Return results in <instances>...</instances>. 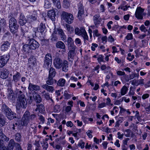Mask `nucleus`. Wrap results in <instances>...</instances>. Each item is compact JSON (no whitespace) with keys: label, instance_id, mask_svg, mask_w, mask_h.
<instances>
[{"label":"nucleus","instance_id":"nucleus-37","mask_svg":"<svg viewBox=\"0 0 150 150\" xmlns=\"http://www.w3.org/2000/svg\"><path fill=\"white\" fill-rule=\"evenodd\" d=\"M128 90V88L125 86H124L121 90V94L122 96L125 95L126 94Z\"/></svg>","mask_w":150,"mask_h":150},{"label":"nucleus","instance_id":"nucleus-13","mask_svg":"<svg viewBox=\"0 0 150 150\" xmlns=\"http://www.w3.org/2000/svg\"><path fill=\"white\" fill-rule=\"evenodd\" d=\"M29 90L31 91H38L40 89V86L36 84H34L32 83H29L28 87Z\"/></svg>","mask_w":150,"mask_h":150},{"label":"nucleus","instance_id":"nucleus-22","mask_svg":"<svg viewBox=\"0 0 150 150\" xmlns=\"http://www.w3.org/2000/svg\"><path fill=\"white\" fill-rule=\"evenodd\" d=\"M47 15V18H50V19L55 18L56 14L54 11V10H49L48 13Z\"/></svg>","mask_w":150,"mask_h":150},{"label":"nucleus","instance_id":"nucleus-17","mask_svg":"<svg viewBox=\"0 0 150 150\" xmlns=\"http://www.w3.org/2000/svg\"><path fill=\"white\" fill-rule=\"evenodd\" d=\"M50 85L46 84H43L42 85V87L47 90V91L52 93L54 90V88L52 86H50Z\"/></svg>","mask_w":150,"mask_h":150},{"label":"nucleus","instance_id":"nucleus-4","mask_svg":"<svg viewBox=\"0 0 150 150\" xmlns=\"http://www.w3.org/2000/svg\"><path fill=\"white\" fill-rule=\"evenodd\" d=\"M37 31V28H33V31L28 33L27 31H25L22 28H21V35L25 38H27L28 40H30V39H33L36 36V33Z\"/></svg>","mask_w":150,"mask_h":150},{"label":"nucleus","instance_id":"nucleus-60","mask_svg":"<svg viewBox=\"0 0 150 150\" xmlns=\"http://www.w3.org/2000/svg\"><path fill=\"white\" fill-rule=\"evenodd\" d=\"M57 40V37L56 35L55 34H52L51 36V40L52 41H56Z\"/></svg>","mask_w":150,"mask_h":150},{"label":"nucleus","instance_id":"nucleus-32","mask_svg":"<svg viewBox=\"0 0 150 150\" xmlns=\"http://www.w3.org/2000/svg\"><path fill=\"white\" fill-rule=\"evenodd\" d=\"M82 31L83 32L82 34L81 35L83 38L84 41H85L86 40H88V37L85 30V29L84 30H83Z\"/></svg>","mask_w":150,"mask_h":150},{"label":"nucleus","instance_id":"nucleus-63","mask_svg":"<svg viewBox=\"0 0 150 150\" xmlns=\"http://www.w3.org/2000/svg\"><path fill=\"white\" fill-rule=\"evenodd\" d=\"M30 128L32 129H33V132H36V127L35 126V124H31L30 125Z\"/></svg>","mask_w":150,"mask_h":150},{"label":"nucleus","instance_id":"nucleus-50","mask_svg":"<svg viewBox=\"0 0 150 150\" xmlns=\"http://www.w3.org/2000/svg\"><path fill=\"white\" fill-rule=\"evenodd\" d=\"M97 60L98 62L100 64L102 62H104L103 56L102 55H99L98 58Z\"/></svg>","mask_w":150,"mask_h":150},{"label":"nucleus","instance_id":"nucleus-35","mask_svg":"<svg viewBox=\"0 0 150 150\" xmlns=\"http://www.w3.org/2000/svg\"><path fill=\"white\" fill-rule=\"evenodd\" d=\"M53 77H50L49 76L47 80L46 81V84L48 85H51L53 84L54 83Z\"/></svg>","mask_w":150,"mask_h":150},{"label":"nucleus","instance_id":"nucleus-7","mask_svg":"<svg viewBox=\"0 0 150 150\" xmlns=\"http://www.w3.org/2000/svg\"><path fill=\"white\" fill-rule=\"evenodd\" d=\"M9 26L11 32L13 33H16L17 31L18 28L16 19H10Z\"/></svg>","mask_w":150,"mask_h":150},{"label":"nucleus","instance_id":"nucleus-51","mask_svg":"<svg viewBox=\"0 0 150 150\" xmlns=\"http://www.w3.org/2000/svg\"><path fill=\"white\" fill-rule=\"evenodd\" d=\"M139 28L142 31L145 33L148 31L147 29L144 25H142L140 26Z\"/></svg>","mask_w":150,"mask_h":150},{"label":"nucleus","instance_id":"nucleus-46","mask_svg":"<svg viewBox=\"0 0 150 150\" xmlns=\"http://www.w3.org/2000/svg\"><path fill=\"white\" fill-rule=\"evenodd\" d=\"M74 42L75 44L78 46H80L81 45V40L79 38H76L74 40Z\"/></svg>","mask_w":150,"mask_h":150},{"label":"nucleus","instance_id":"nucleus-20","mask_svg":"<svg viewBox=\"0 0 150 150\" xmlns=\"http://www.w3.org/2000/svg\"><path fill=\"white\" fill-rule=\"evenodd\" d=\"M69 63L66 60H64L62 64V70L65 72H67L69 69Z\"/></svg>","mask_w":150,"mask_h":150},{"label":"nucleus","instance_id":"nucleus-59","mask_svg":"<svg viewBox=\"0 0 150 150\" xmlns=\"http://www.w3.org/2000/svg\"><path fill=\"white\" fill-rule=\"evenodd\" d=\"M93 133V131L92 130H88L86 132L87 136L90 138H92L93 137L92 135L91 134Z\"/></svg>","mask_w":150,"mask_h":150},{"label":"nucleus","instance_id":"nucleus-5","mask_svg":"<svg viewBox=\"0 0 150 150\" xmlns=\"http://www.w3.org/2000/svg\"><path fill=\"white\" fill-rule=\"evenodd\" d=\"M30 121V112L26 111L23 114L20 122V125L22 126H27Z\"/></svg>","mask_w":150,"mask_h":150},{"label":"nucleus","instance_id":"nucleus-62","mask_svg":"<svg viewBox=\"0 0 150 150\" xmlns=\"http://www.w3.org/2000/svg\"><path fill=\"white\" fill-rule=\"evenodd\" d=\"M139 83H138L137 86L139 85H141L142 86L144 84V79H140L139 80Z\"/></svg>","mask_w":150,"mask_h":150},{"label":"nucleus","instance_id":"nucleus-42","mask_svg":"<svg viewBox=\"0 0 150 150\" xmlns=\"http://www.w3.org/2000/svg\"><path fill=\"white\" fill-rule=\"evenodd\" d=\"M68 54V57L72 58L75 55V51L69 50Z\"/></svg>","mask_w":150,"mask_h":150},{"label":"nucleus","instance_id":"nucleus-14","mask_svg":"<svg viewBox=\"0 0 150 150\" xmlns=\"http://www.w3.org/2000/svg\"><path fill=\"white\" fill-rule=\"evenodd\" d=\"M9 71L8 70L5 68L2 69L0 73V77L3 79H6L8 76Z\"/></svg>","mask_w":150,"mask_h":150},{"label":"nucleus","instance_id":"nucleus-6","mask_svg":"<svg viewBox=\"0 0 150 150\" xmlns=\"http://www.w3.org/2000/svg\"><path fill=\"white\" fill-rule=\"evenodd\" d=\"M52 55L50 53L46 54L44 61L43 67L46 69L49 67L50 64H52Z\"/></svg>","mask_w":150,"mask_h":150},{"label":"nucleus","instance_id":"nucleus-9","mask_svg":"<svg viewBox=\"0 0 150 150\" xmlns=\"http://www.w3.org/2000/svg\"><path fill=\"white\" fill-rule=\"evenodd\" d=\"M10 57L8 53L0 56V68L3 67L6 64Z\"/></svg>","mask_w":150,"mask_h":150},{"label":"nucleus","instance_id":"nucleus-58","mask_svg":"<svg viewBox=\"0 0 150 150\" xmlns=\"http://www.w3.org/2000/svg\"><path fill=\"white\" fill-rule=\"evenodd\" d=\"M130 7V6L125 5L124 6H121L120 8L121 9L123 10L124 11H127L129 8Z\"/></svg>","mask_w":150,"mask_h":150},{"label":"nucleus","instance_id":"nucleus-43","mask_svg":"<svg viewBox=\"0 0 150 150\" xmlns=\"http://www.w3.org/2000/svg\"><path fill=\"white\" fill-rule=\"evenodd\" d=\"M93 37L94 38L96 37H98L100 35V34L99 33L98 30L95 29L93 30Z\"/></svg>","mask_w":150,"mask_h":150},{"label":"nucleus","instance_id":"nucleus-2","mask_svg":"<svg viewBox=\"0 0 150 150\" xmlns=\"http://www.w3.org/2000/svg\"><path fill=\"white\" fill-rule=\"evenodd\" d=\"M28 41V44L23 46V49L25 52L29 53L31 50H35L39 47V43L34 39H30Z\"/></svg>","mask_w":150,"mask_h":150},{"label":"nucleus","instance_id":"nucleus-33","mask_svg":"<svg viewBox=\"0 0 150 150\" xmlns=\"http://www.w3.org/2000/svg\"><path fill=\"white\" fill-rule=\"evenodd\" d=\"M6 121L5 118L2 115L0 114V126H3L5 125Z\"/></svg>","mask_w":150,"mask_h":150},{"label":"nucleus","instance_id":"nucleus-38","mask_svg":"<svg viewBox=\"0 0 150 150\" xmlns=\"http://www.w3.org/2000/svg\"><path fill=\"white\" fill-rule=\"evenodd\" d=\"M44 6L45 8H48L51 6V3L49 0H45Z\"/></svg>","mask_w":150,"mask_h":150},{"label":"nucleus","instance_id":"nucleus-31","mask_svg":"<svg viewBox=\"0 0 150 150\" xmlns=\"http://www.w3.org/2000/svg\"><path fill=\"white\" fill-rule=\"evenodd\" d=\"M65 80L63 78H60L58 81L57 85L59 86L63 87L64 86Z\"/></svg>","mask_w":150,"mask_h":150},{"label":"nucleus","instance_id":"nucleus-28","mask_svg":"<svg viewBox=\"0 0 150 150\" xmlns=\"http://www.w3.org/2000/svg\"><path fill=\"white\" fill-rule=\"evenodd\" d=\"M45 25L42 23H41L38 28H37V31L41 33H43L45 31Z\"/></svg>","mask_w":150,"mask_h":150},{"label":"nucleus","instance_id":"nucleus-19","mask_svg":"<svg viewBox=\"0 0 150 150\" xmlns=\"http://www.w3.org/2000/svg\"><path fill=\"white\" fill-rule=\"evenodd\" d=\"M16 144H18L16 143L13 139H11L9 141L7 147H8V149L10 150H13L14 146L16 147Z\"/></svg>","mask_w":150,"mask_h":150},{"label":"nucleus","instance_id":"nucleus-1","mask_svg":"<svg viewBox=\"0 0 150 150\" xmlns=\"http://www.w3.org/2000/svg\"><path fill=\"white\" fill-rule=\"evenodd\" d=\"M16 94L18 97L17 100L18 104L19 105V109L20 108H26L27 106V102L26 98L24 95V91L20 90L16 88V90L15 91Z\"/></svg>","mask_w":150,"mask_h":150},{"label":"nucleus","instance_id":"nucleus-10","mask_svg":"<svg viewBox=\"0 0 150 150\" xmlns=\"http://www.w3.org/2000/svg\"><path fill=\"white\" fill-rule=\"evenodd\" d=\"M63 63L62 60L59 57H56L54 60V66L55 68L58 69H60L62 67Z\"/></svg>","mask_w":150,"mask_h":150},{"label":"nucleus","instance_id":"nucleus-39","mask_svg":"<svg viewBox=\"0 0 150 150\" xmlns=\"http://www.w3.org/2000/svg\"><path fill=\"white\" fill-rule=\"evenodd\" d=\"M63 4V7L66 8H68L70 6L69 3L67 0H64Z\"/></svg>","mask_w":150,"mask_h":150},{"label":"nucleus","instance_id":"nucleus-11","mask_svg":"<svg viewBox=\"0 0 150 150\" xmlns=\"http://www.w3.org/2000/svg\"><path fill=\"white\" fill-rule=\"evenodd\" d=\"M78 17L79 18H84V16L85 15L84 14V8L83 5L79 3L78 5Z\"/></svg>","mask_w":150,"mask_h":150},{"label":"nucleus","instance_id":"nucleus-41","mask_svg":"<svg viewBox=\"0 0 150 150\" xmlns=\"http://www.w3.org/2000/svg\"><path fill=\"white\" fill-rule=\"evenodd\" d=\"M34 100V98H33V95L30 94L28 96L27 101L29 104H31L33 101Z\"/></svg>","mask_w":150,"mask_h":150},{"label":"nucleus","instance_id":"nucleus-54","mask_svg":"<svg viewBox=\"0 0 150 150\" xmlns=\"http://www.w3.org/2000/svg\"><path fill=\"white\" fill-rule=\"evenodd\" d=\"M30 19H37L38 18L37 13L35 12H34L33 14L29 17Z\"/></svg>","mask_w":150,"mask_h":150},{"label":"nucleus","instance_id":"nucleus-48","mask_svg":"<svg viewBox=\"0 0 150 150\" xmlns=\"http://www.w3.org/2000/svg\"><path fill=\"white\" fill-rule=\"evenodd\" d=\"M139 73H133L131 74L130 75V79H132L135 77H137L138 78L139 77Z\"/></svg>","mask_w":150,"mask_h":150},{"label":"nucleus","instance_id":"nucleus-49","mask_svg":"<svg viewBox=\"0 0 150 150\" xmlns=\"http://www.w3.org/2000/svg\"><path fill=\"white\" fill-rule=\"evenodd\" d=\"M41 143L42 144V146L43 147V150H46L48 146V144L47 142L43 141V144L42 143Z\"/></svg>","mask_w":150,"mask_h":150},{"label":"nucleus","instance_id":"nucleus-24","mask_svg":"<svg viewBox=\"0 0 150 150\" xmlns=\"http://www.w3.org/2000/svg\"><path fill=\"white\" fill-rule=\"evenodd\" d=\"M58 32L61 37V40L64 41H66V36L64 34L63 30L62 29H58Z\"/></svg>","mask_w":150,"mask_h":150},{"label":"nucleus","instance_id":"nucleus-16","mask_svg":"<svg viewBox=\"0 0 150 150\" xmlns=\"http://www.w3.org/2000/svg\"><path fill=\"white\" fill-rule=\"evenodd\" d=\"M7 98L10 101H13L15 100L14 93L11 88L8 89Z\"/></svg>","mask_w":150,"mask_h":150},{"label":"nucleus","instance_id":"nucleus-61","mask_svg":"<svg viewBox=\"0 0 150 150\" xmlns=\"http://www.w3.org/2000/svg\"><path fill=\"white\" fill-rule=\"evenodd\" d=\"M19 22L21 25H23L26 23V19H19Z\"/></svg>","mask_w":150,"mask_h":150},{"label":"nucleus","instance_id":"nucleus-23","mask_svg":"<svg viewBox=\"0 0 150 150\" xmlns=\"http://www.w3.org/2000/svg\"><path fill=\"white\" fill-rule=\"evenodd\" d=\"M28 63L31 65H34L36 63L35 57L33 55H31L28 60Z\"/></svg>","mask_w":150,"mask_h":150},{"label":"nucleus","instance_id":"nucleus-47","mask_svg":"<svg viewBox=\"0 0 150 150\" xmlns=\"http://www.w3.org/2000/svg\"><path fill=\"white\" fill-rule=\"evenodd\" d=\"M68 46L70 49V50L75 51L77 48L76 47L74 44H71L70 45H68Z\"/></svg>","mask_w":150,"mask_h":150},{"label":"nucleus","instance_id":"nucleus-26","mask_svg":"<svg viewBox=\"0 0 150 150\" xmlns=\"http://www.w3.org/2000/svg\"><path fill=\"white\" fill-rule=\"evenodd\" d=\"M18 13V11L17 10L15 11H13L9 14L8 18L10 19H15Z\"/></svg>","mask_w":150,"mask_h":150},{"label":"nucleus","instance_id":"nucleus-44","mask_svg":"<svg viewBox=\"0 0 150 150\" xmlns=\"http://www.w3.org/2000/svg\"><path fill=\"white\" fill-rule=\"evenodd\" d=\"M66 26L67 30L71 33H72L74 32V28L71 27L70 25L67 24L66 25Z\"/></svg>","mask_w":150,"mask_h":150},{"label":"nucleus","instance_id":"nucleus-56","mask_svg":"<svg viewBox=\"0 0 150 150\" xmlns=\"http://www.w3.org/2000/svg\"><path fill=\"white\" fill-rule=\"evenodd\" d=\"M100 19H94V22L96 27H98L100 23Z\"/></svg>","mask_w":150,"mask_h":150},{"label":"nucleus","instance_id":"nucleus-25","mask_svg":"<svg viewBox=\"0 0 150 150\" xmlns=\"http://www.w3.org/2000/svg\"><path fill=\"white\" fill-rule=\"evenodd\" d=\"M54 6L58 9H60L61 8L60 0H52Z\"/></svg>","mask_w":150,"mask_h":150},{"label":"nucleus","instance_id":"nucleus-15","mask_svg":"<svg viewBox=\"0 0 150 150\" xmlns=\"http://www.w3.org/2000/svg\"><path fill=\"white\" fill-rule=\"evenodd\" d=\"M61 19H72L73 18V15L70 13L63 11L61 14Z\"/></svg>","mask_w":150,"mask_h":150},{"label":"nucleus","instance_id":"nucleus-27","mask_svg":"<svg viewBox=\"0 0 150 150\" xmlns=\"http://www.w3.org/2000/svg\"><path fill=\"white\" fill-rule=\"evenodd\" d=\"M49 76L54 77L56 75V72L55 69L52 67H51L49 70Z\"/></svg>","mask_w":150,"mask_h":150},{"label":"nucleus","instance_id":"nucleus-8","mask_svg":"<svg viewBox=\"0 0 150 150\" xmlns=\"http://www.w3.org/2000/svg\"><path fill=\"white\" fill-rule=\"evenodd\" d=\"M144 9L140 6L138 7L136 10L135 15L137 19H142L143 16H146V13L144 12Z\"/></svg>","mask_w":150,"mask_h":150},{"label":"nucleus","instance_id":"nucleus-3","mask_svg":"<svg viewBox=\"0 0 150 150\" xmlns=\"http://www.w3.org/2000/svg\"><path fill=\"white\" fill-rule=\"evenodd\" d=\"M2 112L5 114L8 118L10 120L17 118L16 113L12 112L5 104L2 105L1 107Z\"/></svg>","mask_w":150,"mask_h":150},{"label":"nucleus","instance_id":"nucleus-36","mask_svg":"<svg viewBox=\"0 0 150 150\" xmlns=\"http://www.w3.org/2000/svg\"><path fill=\"white\" fill-rule=\"evenodd\" d=\"M42 93L46 100H48L51 99V97L50 96L49 93L47 92H46L45 91H44L42 92Z\"/></svg>","mask_w":150,"mask_h":150},{"label":"nucleus","instance_id":"nucleus-52","mask_svg":"<svg viewBox=\"0 0 150 150\" xmlns=\"http://www.w3.org/2000/svg\"><path fill=\"white\" fill-rule=\"evenodd\" d=\"M125 38L127 40H130L133 39V35L132 33H128Z\"/></svg>","mask_w":150,"mask_h":150},{"label":"nucleus","instance_id":"nucleus-12","mask_svg":"<svg viewBox=\"0 0 150 150\" xmlns=\"http://www.w3.org/2000/svg\"><path fill=\"white\" fill-rule=\"evenodd\" d=\"M10 43L8 41L2 42L0 47L1 50L4 52L7 51L10 47Z\"/></svg>","mask_w":150,"mask_h":150},{"label":"nucleus","instance_id":"nucleus-21","mask_svg":"<svg viewBox=\"0 0 150 150\" xmlns=\"http://www.w3.org/2000/svg\"><path fill=\"white\" fill-rule=\"evenodd\" d=\"M56 47L57 48H59L63 49V52H66L65 49V46L64 44L61 41H59L56 44Z\"/></svg>","mask_w":150,"mask_h":150},{"label":"nucleus","instance_id":"nucleus-18","mask_svg":"<svg viewBox=\"0 0 150 150\" xmlns=\"http://www.w3.org/2000/svg\"><path fill=\"white\" fill-rule=\"evenodd\" d=\"M21 77L20 73L18 72H16V73L13 75L12 81L14 82H18L20 81Z\"/></svg>","mask_w":150,"mask_h":150},{"label":"nucleus","instance_id":"nucleus-29","mask_svg":"<svg viewBox=\"0 0 150 150\" xmlns=\"http://www.w3.org/2000/svg\"><path fill=\"white\" fill-rule=\"evenodd\" d=\"M37 107L36 108V111L38 110L39 112L42 113L44 112L45 111V108L43 104H38L37 105Z\"/></svg>","mask_w":150,"mask_h":150},{"label":"nucleus","instance_id":"nucleus-55","mask_svg":"<svg viewBox=\"0 0 150 150\" xmlns=\"http://www.w3.org/2000/svg\"><path fill=\"white\" fill-rule=\"evenodd\" d=\"M47 18V14L45 13H42L39 16V18H42V19H46Z\"/></svg>","mask_w":150,"mask_h":150},{"label":"nucleus","instance_id":"nucleus-64","mask_svg":"<svg viewBox=\"0 0 150 150\" xmlns=\"http://www.w3.org/2000/svg\"><path fill=\"white\" fill-rule=\"evenodd\" d=\"M92 46H91V49L92 51H94L95 50V48L97 47L98 46V45L94 43H93L92 44Z\"/></svg>","mask_w":150,"mask_h":150},{"label":"nucleus","instance_id":"nucleus-30","mask_svg":"<svg viewBox=\"0 0 150 150\" xmlns=\"http://www.w3.org/2000/svg\"><path fill=\"white\" fill-rule=\"evenodd\" d=\"M33 98H34V100L37 103H40L42 101L40 96L38 94H35L33 95Z\"/></svg>","mask_w":150,"mask_h":150},{"label":"nucleus","instance_id":"nucleus-57","mask_svg":"<svg viewBox=\"0 0 150 150\" xmlns=\"http://www.w3.org/2000/svg\"><path fill=\"white\" fill-rule=\"evenodd\" d=\"M117 74L119 76H127V75L125 74V72L121 71H118L117 72Z\"/></svg>","mask_w":150,"mask_h":150},{"label":"nucleus","instance_id":"nucleus-34","mask_svg":"<svg viewBox=\"0 0 150 150\" xmlns=\"http://www.w3.org/2000/svg\"><path fill=\"white\" fill-rule=\"evenodd\" d=\"M84 29V28H82L81 29H80L78 28H76L75 29V34L78 35H81L82 34L83 32L82 31Z\"/></svg>","mask_w":150,"mask_h":150},{"label":"nucleus","instance_id":"nucleus-45","mask_svg":"<svg viewBox=\"0 0 150 150\" xmlns=\"http://www.w3.org/2000/svg\"><path fill=\"white\" fill-rule=\"evenodd\" d=\"M123 121L122 117H120L119 118V119L117 121L115 127H118L120 125V124Z\"/></svg>","mask_w":150,"mask_h":150},{"label":"nucleus","instance_id":"nucleus-40","mask_svg":"<svg viewBox=\"0 0 150 150\" xmlns=\"http://www.w3.org/2000/svg\"><path fill=\"white\" fill-rule=\"evenodd\" d=\"M15 140L16 141L18 142H20L21 141V135L19 133H17L15 135Z\"/></svg>","mask_w":150,"mask_h":150},{"label":"nucleus","instance_id":"nucleus-53","mask_svg":"<svg viewBox=\"0 0 150 150\" xmlns=\"http://www.w3.org/2000/svg\"><path fill=\"white\" fill-rule=\"evenodd\" d=\"M67 42L68 46L71 44H74L73 40L71 37H69L68 38Z\"/></svg>","mask_w":150,"mask_h":150}]
</instances>
